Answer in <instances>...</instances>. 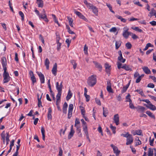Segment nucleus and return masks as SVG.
<instances>
[{
  "instance_id": "9b49d317",
  "label": "nucleus",
  "mask_w": 156,
  "mask_h": 156,
  "mask_svg": "<svg viewBox=\"0 0 156 156\" xmlns=\"http://www.w3.org/2000/svg\"><path fill=\"white\" fill-rule=\"evenodd\" d=\"M38 75L39 77L41 83H44V75L41 72L38 73Z\"/></svg>"
},
{
  "instance_id": "a878e982",
  "label": "nucleus",
  "mask_w": 156,
  "mask_h": 156,
  "mask_svg": "<svg viewBox=\"0 0 156 156\" xmlns=\"http://www.w3.org/2000/svg\"><path fill=\"white\" fill-rule=\"evenodd\" d=\"M115 16L118 19L120 20L122 22H123L124 23L126 22L127 20L123 18L121 16L119 15H116Z\"/></svg>"
},
{
  "instance_id": "72a5a7b5",
  "label": "nucleus",
  "mask_w": 156,
  "mask_h": 156,
  "mask_svg": "<svg viewBox=\"0 0 156 156\" xmlns=\"http://www.w3.org/2000/svg\"><path fill=\"white\" fill-rule=\"evenodd\" d=\"M131 28L134 30L137 31L140 33L143 32V30L141 29H140L138 27H131Z\"/></svg>"
},
{
  "instance_id": "49530a36",
  "label": "nucleus",
  "mask_w": 156,
  "mask_h": 156,
  "mask_svg": "<svg viewBox=\"0 0 156 156\" xmlns=\"http://www.w3.org/2000/svg\"><path fill=\"white\" fill-rule=\"evenodd\" d=\"M6 134L7 135L6 136V145H8L9 144V133H6Z\"/></svg>"
},
{
  "instance_id": "58836bf2",
  "label": "nucleus",
  "mask_w": 156,
  "mask_h": 156,
  "mask_svg": "<svg viewBox=\"0 0 156 156\" xmlns=\"http://www.w3.org/2000/svg\"><path fill=\"white\" fill-rule=\"evenodd\" d=\"M80 108L81 113V114L83 116L85 115V111L84 108L83 107L81 106H80Z\"/></svg>"
},
{
  "instance_id": "a19ab883",
  "label": "nucleus",
  "mask_w": 156,
  "mask_h": 156,
  "mask_svg": "<svg viewBox=\"0 0 156 156\" xmlns=\"http://www.w3.org/2000/svg\"><path fill=\"white\" fill-rule=\"evenodd\" d=\"M37 97H38V106L40 107V106L42 107V106L41 105V98L42 96H41L40 98H39V96L38 95H37Z\"/></svg>"
},
{
  "instance_id": "f704fd0d",
  "label": "nucleus",
  "mask_w": 156,
  "mask_h": 156,
  "mask_svg": "<svg viewBox=\"0 0 156 156\" xmlns=\"http://www.w3.org/2000/svg\"><path fill=\"white\" fill-rule=\"evenodd\" d=\"M72 94L71 92V91L70 90H69V92L68 93V94L66 97V99L67 101L69 100L70 98H71L72 97Z\"/></svg>"
},
{
  "instance_id": "ddd939ff",
  "label": "nucleus",
  "mask_w": 156,
  "mask_h": 156,
  "mask_svg": "<svg viewBox=\"0 0 156 156\" xmlns=\"http://www.w3.org/2000/svg\"><path fill=\"white\" fill-rule=\"evenodd\" d=\"M144 105L151 110L153 111L156 110V107L154 105H153L151 103L149 105L145 104Z\"/></svg>"
},
{
  "instance_id": "69168bd1",
  "label": "nucleus",
  "mask_w": 156,
  "mask_h": 156,
  "mask_svg": "<svg viewBox=\"0 0 156 156\" xmlns=\"http://www.w3.org/2000/svg\"><path fill=\"white\" fill-rule=\"evenodd\" d=\"M87 50H88V47L87 46L86 44H85L84 47V53L85 54H87Z\"/></svg>"
},
{
  "instance_id": "aec40b11",
  "label": "nucleus",
  "mask_w": 156,
  "mask_h": 156,
  "mask_svg": "<svg viewBox=\"0 0 156 156\" xmlns=\"http://www.w3.org/2000/svg\"><path fill=\"white\" fill-rule=\"evenodd\" d=\"M93 63L94 64L95 67L99 69V71H101L102 69L101 66L98 62L95 61H93Z\"/></svg>"
},
{
  "instance_id": "e433bc0d",
  "label": "nucleus",
  "mask_w": 156,
  "mask_h": 156,
  "mask_svg": "<svg viewBox=\"0 0 156 156\" xmlns=\"http://www.w3.org/2000/svg\"><path fill=\"white\" fill-rule=\"evenodd\" d=\"M153 149L151 148L149 149L148 152V156H153Z\"/></svg>"
},
{
  "instance_id": "864d4df0",
  "label": "nucleus",
  "mask_w": 156,
  "mask_h": 156,
  "mask_svg": "<svg viewBox=\"0 0 156 156\" xmlns=\"http://www.w3.org/2000/svg\"><path fill=\"white\" fill-rule=\"evenodd\" d=\"M56 43L57 44V49L58 51H59L61 48V46L62 44L60 42Z\"/></svg>"
},
{
  "instance_id": "680f3d73",
  "label": "nucleus",
  "mask_w": 156,
  "mask_h": 156,
  "mask_svg": "<svg viewBox=\"0 0 156 156\" xmlns=\"http://www.w3.org/2000/svg\"><path fill=\"white\" fill-rule=\"evenodd\" d=\"M117 30V29L115 27H113L111 28L109 30L110 32H115Z\"/></svg>"
},
{
  "instance_id": "c03bdc74",
  "label": "nucleus",
  "mask_w": 156,
  "mask_h": 156,
  "mask_svg": "<svg viewBox=\"0 0 156 156\" xmlns=\"http://www.w3.org/2000/svg\"><path fill=\"white\" fill-rule=\"evenodd\" d=\"M118 59L122 63H124L125 61V59H124L122 57V56H119L118 57Z\"/></svg>"
},
{
  "instance_id": "13d9d810",
  "label": "nucleus",
  "mask_w": 156,
  "mask_h": 156,
  "mask_svg": "<svg viewBox=\"0 0 156 156\" xmlns=\"http://www.w3.org/2000/svg\"><path fill=\"white\" fill-rule=\"evenodd\" d=\"M135 140H138V142H137L136 143V146H137L141 144V142L140 140H139V139L138 137L136 138Z\"/></svg>"
},
{
  "instance_id": "052dcab7",
  "label": "nucleus",
  "mask_w": 156,
  "mask_h": 156,
  "mask_svg": "<svg viewBox=\"0 0 156 156\" xmlns=\"http://www.w3.org/2000/svg\"><path fill=\"white\" fill-rule=\"evenodd\" d=\"M56 43H58L59 42V40L60 39V37L59 35H58L57 33H56Z\"/></svg>"
},
{
  "instance_id": "c9c22d12",
  "label": "nucleus",
  "mask_w": 156,
  "mask_h": 156,
  "mask_svg": "<svg viewBox=\"0 0 156 156\" xmlns=\"http://www.w3.org/2000/svg\"><path fill=\"white\" fill-rule=\"evenodd\" d=\"M149 47H153L154 45L151 44L150 43H148L145 46V48L144 49V51L147 50Z\"/></svg>"
},
{
  "instance_id": "f8f14e48",
  "label": "nucleus",
  "mask_w": 156,
  "mask_h": 156,
  "mask_svg": "<svg viewBox=\"0 0 156 156\" xmlns=\"http://www.w3.org/2000/svg\"><path fill=\"white\" fill-rule=\"evenodd\" d=\"M113 120L114 122L117 125L119 124V117L118 114H116L114 115Z\"/></svg>"
},
{
  "instance_id": "774afa93",
  "label": "nucleus",
  "mask_w": 156,
  "mask_h": 156,
  "mask_svg": "<svg viewBox=\"0 0 156 156\" xmlns=\"http://www.w3.org/2000/svg\"><path fill=\"white\" fill-rule=\"evenodd\" d=\"M127 89V87H123L121 91L122 93L123 94L126 92Z\"/></svg>"
},
{
  "instance_id": "39448f33",
  "label": "nucleus",
  "mask_w": 156,
  "mask_h": 156,
  "mask_svg": "<svg viewBox=\"0 0 156 156\" xmlns=\"http://www.w3.org/2000/svg\"><path fill=\"white\" fill-rule=\"evenodd\" d=\"M73 109V104H69L68 108V118L69 119L71 117L72 114V112Z\"/></svg>"
},
{
  "instance_id": "f3484780",
  "label": "nucleus",
  "mask_w": 156,
  "mask_h": 156,
  "mask_svg": "<svg viewBox=\"0 0 156 156\" xmlns=\"http://www.w3.org/2000/svg\"><path fill=\"white\" fill-rule=\"evenodd\" d=\"M105 67L106 72L108 74H110L111 66L108 63H106L105 64Z\"/></svg>"
},
{
  "instance_id": "423d86ee",
  "label": "nucleus",
  "mask_w": 156,
  "mask_h": 156,
  "mask_svg": "<svg viewBox=\"0 0 156 156\" xmlns=\"http://www.w3.org/2000/svg\"><path fill=\"white\" fill-rule=\"evenodd\" d=\"M111 146L113 148L114 152L116 156H119L120 151L118 150V147L112 144H111Z\"/></svg>"
},
{
  "instance_id": "4d7b16f0",
  "label": "nucleus",
  "mask_w": 156,
  "mask_h": 156,
  "mask_svg": "<svg viewBox=\"0 0 156 156\" xmlns=\"http://www.w3.org/2000/svg\"><path fill=\"white\" fill-rule=\"evenodd\" d=\"M126 46L127 49H130L132 47V44H130V43L129 42H128L126 43Z\"/></svg>"
},
{
  "instance_id": "393cba45",
  "label": "nucleus",
  "mask_w": 156,
  "mask_h": 156,
  "mask_svg": "<svg viewBox=\"0 0 156 156\" xmlns=\"http://www.w3.org/2000/svg\"><path fill=\"white\" fill-rule=\"evenodd\" d=\"M62 94V92H58V93L56 95V102H60V100L61 96Z\"/></svg>"
},
{
  "instance_id": "7c9ffc66",
  "label": "nucleus",
  "mask_w": 156,
  "mask_h": 156,
  "mask_svg": "<svg viewBox=\"0 0 156 156\" xmlns=\"http://www.w3.org/2000/svg\"><path fill=\"white\" fill-rule=\"evenodd\" d=\"M91 9H92V11L96 16L98 15V10L97 7L94 6Z\"/></svg>"
},
{
  "instance_id": "4468645a",
  "label": "nucleus",
  "mask_w": 156,
  "mask_h": 156,
  "mask_svg": "<svg viewBox=\"0 0 156 156\" xmlns=\"http://www.w3.org/2000/svg\"><path fill=\"white\" fill-rule=\"evenodd\" d=\"M57 71V64L56 63L54 64L53 67L51 71L52 73L55 76L56 75V73Z\"/></svg>"
},
{
  "instance_id": "6e6d98bb",
  "label": "nucleus",
  "mask_w": 156,
  "mask_h": 156,
  "mask_svg": "<svg viewBox=\"0 0 156 156\" xmlns=\"http://www.w3.org/2000/svg\"><path fill=\"white\" fill-rule=\"evenodd\" d=\"M30 78L33 84H34L36 82V80L34 76H31L30 77Z\"/></svg>"
},
{
  "instance_id": "6e6552de",
  "label": "nucleus",
  "mask_w": 156,
  "mask_h": 156,
  "mask_svg": "<svg viewBox=\"0 0 156 156\" xmlns=\"http://www.w3.org/2000/svg\"><path fill=\"white\" fill-rule=\"evenodd\" d=\"M75 13L80 18L82 19L83 20H85L86 21H87V19L86 18V17L83 15L80 12L77 11H75Z\"/></svg>"
},
{
  "instance_id": "3c124183",
  "label": "nucleus",
  "mask_w": 156,
  "mask_h": 156,
  "mask_svg": "<svg viewBox=\"0 0 156 156\" xmlns=\"http://www.w3.org/2000/svg\"><path fill=\"white\" fill-rule=\"evenodd\" d=\"M59 154L58 155V156H62V153H63V151L62 149V148L61 147H59Z\"/></svg>"
},
{
  "instance_id": "a211bd4d",
  "label": "nucleus",
  "mask_w": 156,
  "mask_h": 156,
  "mask_svg": "<svg viewBox=\"0 0 156 156\" xmlns=\"http://www.w3.org/2000/svg\"><path fill=\"white\" fill-rule=\"evenodd\" d=\"M83 2L89 9H91L94 6L93 5L88 2L86 0H84Z\"/></svg>"
},
{
  "instance_id": "603ef678",
  "label": "nucleus",
  "mask_w": 156,
  "mask_h": 156,
  "mask_svg": "<svg viewBox=\"0 0 156 156\" xmlns=\"http://www.w3.org/2000/svg\"><path fill=\"white\" fill-rule=\"evenodd\" d=\"M19 14L21 17V20L22 21H23L24 20V15L22 11L19 12Z\"/></svg>"
},
{
  "instance_id": "1a4fd4ad",
  "label": "nucleus",
  "mask_w": 156,
  "mask_h": 156,
  "mask_svg": "<svg viewBox=\"0 0 156 156\" xmlns=\"http://www.w3.org/2000/svg\"><path fill=\"white\" fill-rule=\"evenodd\" d=\"M62 83V82L59 85L58 82H57L56 83V87L58 92H62V87H63Z\"/></svg>"
},
{
  "instance_id": "c756f323",
  "label": "nucleus",
  "mask_w": 156,
  "mask_h": 156,
  "mask_svg": "<svg viewBox=\"0 0 156 156\" xmlns=\"http://www.w3.org/2000/svg\"><path fill=\"white\" fill-rule=\"evenodd\" d=\"M83 131L85 133V135L87 134H88V129H87V125H83Z\"/></svg>"
},
{
  "instance_id": "473e14b6",
  "label": "nucleus",
  "mask_w": 156,
  "mask_h": 156,
  "mask_svg": "<svg viewBox=\"0 0 156 156\" xmlns=\"http://www.w3.org/2000/svg\"><path fill=\"white\" fill-rule=\"evenodd\" d=\"M41 132L42 136V139L43 140H45V130L44 128L43 127H42L41 128Z\"/></svg>"
},
{
  "instance_id": "ea45409f",
  "label": "nucleus",
  "mask_w": 156,
  "mask_h": 156,
  "mask_svg": "<svg viewBox=\"0 0 156 156\" xmlns=\"http://www.w3.org/2000/svg\"><path fill=\"white\" fill-rule=\"evenodd\" d=\"M137 111L140 110L142 112H143L145 110V108L144 107L142 106H138L137 107Z\"/></svg>"
},
{
  "instance_id": "4c0bfd02",
  "label": "nucleus",
  "mask_w": 156,
  "mask_h": 156,
  "mask_svg": "<svg viewBox=\"0 0 156 156\" xmlns=\"http://www.w3.org/2000/svg\"><path fill=\"white\" fill-rule=\"evenodd\" d=\"M103 115L104 116L106 117L107 116V114L108 113V110L106 108L105 109L104 107H103Z\"/></svg>"
},
{
  "instance_id": "0e129e2a",
  "label": "nucleus",
  "mask_w": 156,
  "mask_h": 156,
  "mask_svg": "<svg viewBox=\"0 0 156 156\" xmlns=\"http://www.w3.org/2000/svg\"><path fill=\"white\" fill-rule=\"evenodd\" d=\"M132 37L133 39H136L138 38V37L135 34H133L132 33L131 34Z\"/></svg>"
},
{
  "instance_id": "e2e57ef3",
  "label": "nucleus",
  "mask_w": 156,
  "mask_h": 156,
  "mask_svg": "<svg viewBox=\"0 0 156 156\" xmlns=\"http://www.w3.org/2000/svg\"><path fill=\"white\" fill-rule=\"evenodd\" d=\"M80 123V122L79 121V119L77 118H76V120L75 121V127L78 126H77L76 125L77 124H79Z\"/></svg>"
},
{
  "instance_id": "09e8293b",
  "label": "nucleus",
  "mask_w": 156,
  "mask_h": 156,
  "mask_svg": "<svg viewBox=\"0 0 156 156\" xmlns=\"http://www.w3.org/2000/svg\"><path fill=\"white\" fill-rule=\"evenodd\" d=\"M107 90L109 93H113V90L111 87V86H107Z\"/></svg>"
},
{
  "instance_id": "338daca9",
  "label": "nucleus",
  "mask_w": 156,
  "mask_h": 156,
  "mask_svg": "<svg viewBox=\"0 0 156 156\" xmlns=\"http://www.w3.org/2000/svg\"><path fill=\"white\" fill-rule=\"evenodd\" d=\"M154 140V139L153 138L152 140L151 139V137H150L149 141H150V145L151 146H153V143Z\"/></svg>"
},
{
  "instance_id": "bf43d9fd",
  "label": "nucleus",
  "mask_w": 156,
  "mask_h": 156,
  "mask_svg": "<svg viewBox=\"0 0 156 156\" xmlns=\"http://www.w3.org/2000/svg\"><path fill=\"white\" fill-rule=\"evenodd\" d=\"M95 101L96 104L99 106L101 105V103L100 100L96 98L95 99Z\"/></svg>"
},
{
  "instance_id": "de8ad7c7",
  "label": "nucleus",
  "mask_w": 156,
  "mask_h": 156,
  "mask_svg": "<svg viewBox=\"0 0 156 156\" xmlns=\"http://www.w3.org/2000/svg\"><path fill=\"white\" fill-rule=\"evenodd\" d=\"M52 16L53 17L55 22V23H57L58 24V26H60V25L58 23V21L56 19V17L55 16V15L52 14Z\"/></svg>"
},
{
  "instance_id": "f257e3e1",
  "label": "nucleus",
  "mask_w": 156,
  "mask_h": 156,
  "mask_svg": "<svg viewBox=\"0 0 156 156\" xmlns=\"http://www.w3.org/2000/svg\"><path fill=\"white\" fill-rule=\"evenodd\" d=\"M96 76L95 75H92L90 76L87 81L88 85L92 87L94 86L96 84Z\"/></svg>"
},
{
  "instance_id": "b1692460",
  "label": "nucleus",
  "mask_w": 156,
  "mask_h": 156,
  "mask_svg": "<svg viewBox=\"0 0 156 156\" xmlns=\"http://www.w3.org/2000/svg\"><path fill=\"white\" fill-rule=\"evenodd\" d=\"M51 112L52 110L51 108H49L48 109V119H51L52 116H51Z\"/></svg>"
},
{
  "instance_id": "a18cd8bd",
  "label": "nucleus",
  "mask_w": 156,
  "mask_h": 156,
  "mask_svg": "<svg viewBox=\"0 0 156 156\" xmlns=\"http://www.w3.org/2000/svg\"><path fill=\"white\" fill-rule=\"evenodd\" d=\"M135 132H136V133L135 134H133V135H140L142 133V131L141 130H136L135 131Z\"/></svg>"
},
{
  "instance_id": "5701e85b",
  "label": "nucleus",
  "mask_w": 156,
  "mask_h": 156,
  "mask_svg": "<svg viewBox=\"0 0 156 156\" xmlns=\"http://www.w3.org/2000/svg\"><path fill=\"white\" fill-rule=\"evenodd\" d=\"M50 64V62L48 58H46L44 64L46 66L47 69H48L49 68V64Z\"/></svg>"
},
{
  "instance_id": "dca6fc26",
  "label": "nucleus",
  "mask_w": 156,
  "mask_h": 156,
  "mask_svg": "<svg viewBox=\"0 0 156 156\" xmlns=\"http://www.w3.org/2000/svg\"><path fill=\"white\" fill-rule=\"evenodd\" d=\"M68 104L66 102H65L63 105L62 111L64 113L66 114L67 113Z\"/></svg>"
},
{
  "instance_id": "79ce46f5",
  "label": "nucleus",
  "mask_w": 156,
  "mask_h": 156,
  "mask_svg": "<svg viewBox=\"0 0 156 156\" xmlns=\"http://www.w3.org/2000/svg\"><path fill=\"white\" fill-rule=\"evenodd\" d=\"M71 63L73 66V68L74 69H75L77 65V64L76 63L75 61L73 60H72L71 61Z\"/></svg>"
},
{
  "instance_id": "4be33fe9",
  "label": "nucleus",
  "mask_w": 156,
  "mask_h": 156,
  "mask_svg": "<svg viewBox=\"0 0 156 156\" xmlns=\"http://www.w3.org/2000/svg\"><path fill=\"white\" fill-rule=\"evenodd\" d=\"M68 20L69 21V23L70 26L72 27H73V20L72 18H71L70 17H67Z\"/></svg>"
},
{
  "instance_id": "5fc2aeb1",
  "label": "nucleus",
  "mask_w": 156,
  "mask_h": 156,
  "mask_svg": "<svg viewBox=\"0 0 156 156\" xmlns=\"http://www.w3.org/2000/svg\"><path fill=\"white\" fill-rule=\"evenodd\" d=\"M135 91L137 92L139 94H140L142 96H144V94L143 93V91L141 90H135Z\"/></svg>"
},
{
  "instance_id": "0eeeda50",
  "label": "nucleus",
  "mask_w": 156,
  "mask_h": 156,
  "mask_svg": "<svg viewBox=\"0 0 156 156\" xmlns=\"http://www.w3.org/2000/svg\"><path fill=\"white\" fill-rule=\"evenodd\" d=\"M133 139L132 136L130 134L129 136L126 138V145H129L131 144L133 142Z\"/></svg>"
},
{
  "instance_id": "2f4dec72",
  "label": "nucleus",
  "mask_w": 156,
  "mask_h": 156,
  "mask_svg": "<svg viewBox=\"0 0 156 156\" xmlns=\"http://www.w3.org/2000/svg\"><path fill=\"white\" fill-rule=\"evenodd\" d=\"M146 113L151 117L155 119V117L154 115H153L152 113L149 111H147L146 112Z\"/></svg>"
},
{
  "instance_id": "cd10ccee",
  "label": "nucleus",
  "mask_w": 156,
  "mask_h": 156,
  "mask_svg": "<svg viewBox=\"0 0 156 156\" xmlns=\"http://www.w3.org/2000/svg\"><path fill=\"white\" fill-rule=\"evenodd\" d=\"M122 42L121 41H116L115 43V48L116 49L120 47L121 44Z\"/></svg>"
},
{
  "instance_id": "37998d69",
  "label": "nucleus",
  "mask_w": 156,
  "mask_h": 156,
  "mask_svg": "<svg viewBox=\"0 0 156 156\" xmlns=\"http://www.w3.org/2000/svg\"><path fill=\"white\" fill-rule=\"evenodd\" d=\"M130 95L129 94H128L126 97V102H132V100L130 98Z\"/></svg>"
},
{
  "instance_id": "c85d7f7f",
  "label": "nucleus",
  "mask_w": 156,
  "mask_h": 156,
  "mask_svg": "<svg viewBox=\"0 0 156 156\" xmlns=\"http://www.w3.org/2000/svg\"><path fill=\"white\" fill-rule=\"evenodd\" d=\"M37 4L39 7L42 8L43 6V3L42 0H40L39 1L37 0Z\"/></svg>"
},
{
  "instance_id": "20e7f679",
  "label": "nucleus",
  "mask_w": 156,
  "mask_h": 156,
  "mask_svg": "<svg viewBox=\"0 0 156 156\" xmlns=\"http://www.w3.org/2000/svg\"><path fill=\"white\" fill-rule=\"evenodd\" d=\"M1 62L3 70H7V60L5 57H2L1 58Z\"/></svg>"
},
{
  "instance_id": "8fccbe9b",
  "label": "nucleus",
  "mask_w": 156,
  "mask_h": 156,
  "mask_svg": "<svg viewBox=\"0 0 156 156\" xmlns=\"http://www.w3.org/2000/svg\"><path fill=\"white\" fill-rule=\"evenodd\" d=\"M110 127V128L112 130V131L113 133L114 134H115L116 133V131H115L116 127L115 126H113L112 125V124H111Z\"/></svg>"
},
{
  "instance_id": "bb28decb",
  "label": "nucleus",
  "mask_w": 156,
  "mask_h": 156,
  "mask_svg": "<svg viewBox=\"0 0 156 156\" xmlns=\"http://www.w3.org/2000/svg\"><path fill=\"white\" fill-rule=\"evenodd\" d=\"M122 68L126 71H131L132 69L129 66L125 64L122 67Z\"/></svg>"
},
{
  "instance_id": "412c9836",
  "label": "nucleus",
  "mask_w": 156,
  "mask_h": 156,
  "mask_svg": "<svg viewBox=\"0 0 156 156\" xmlns=\"http://www.w3.org/2000/svg\"><path fill=\"white\" fill-rule=\"evenodd\" d=\"M156 14V11L153 8L151 9V11L149 12L148 15V16L151 17L153 16H154Z\"/></svg>"
},
{
  "instance_id": "9d476101",
  "label": "nucleus",
  "mask_w": 156,
  "mask_h": 156,
  "mask_svg": "<svg viewBox=\"0 0 156 156\" xmlns=\"http://www.w3.org/2000/svg\"><path fill=\"white\" fill-rule=\"evenodd\" d=\"M41 18L43 19L47 22L48 21V20L47 18V16L45 13V11L44 9H43L42 11V14L41 15Z\"/></svg>"
},
{
  "instance_id": "2eb2a0df",
  "label": "nucleus",
  "mask_w": 156,
  "mask_h": 156,
  "mask_svg": "<svg viewBox=\"0 0 156 156\" xmlns=\"http://www.w3.org/2000/svg\"><path fill=\"white\" fill-rule=\"evenodd\" d=\"M73 126L72 125L71 127V129L70 131L69 132V133L68 136V139H70L71 137L73 136V134L74 133L75 131L73 129Z\"/></svg>"
},
{
  "instance_id": "f03ea898",
  "label": "nucleus",
  "mask_w": 156,
  "mask_h": 156,
  "mask_svg": "<svg viewBox=\"0 0 156 156\" xmlns=\"http://www.w3.org/2000/svg\"><path fill=\"white\" fill-rule=\"evenodd\" d=\"M3 74V83H4L8 82L10 80V77L9 73L7 72V70H4Z\"/></svg>"
},
{
  "instance_id": "6ab92c4d",
  "label": "nucleus",
  "mask_w": 156,
  "mask_h": 156,
  "mask_svg": "<svg viewBox=\"0 0 156 156\" xmlns=\"http://www.w3.org/2000/svg\"><path fill=\"white\" fill-rule=\"evenodd\" d=\"M142 69L144 72L146 74H150L151 73V72L150 70L149 69L148 67L146 66H144Z\"/></svg>"
},
{
  "instance_id": "7ed1b4c3",
  "label": "nucleus",
  "mask_w": 156,
  "mask_h": 156,
  "mask_svg": "<svg viewBox=\"0 0 156 156\" xmlns=\"http://www.w3.org/2000/svg\"><path fill=\"white\" fill-rule=\"evenodd\" d=\"M129 29L128 28H126L125 27L123 28V31L122 33V35L123 37L126 39L128 38L129 35H131L132 34V32L128 31Z\"/></svg>"
}]
</instances>
